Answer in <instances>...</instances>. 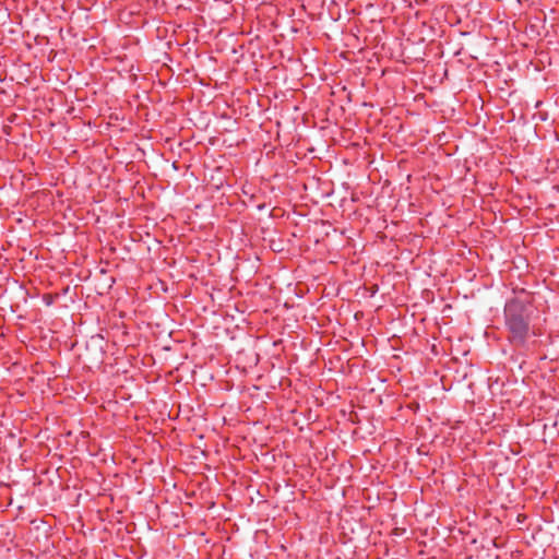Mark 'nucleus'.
Segmentation results:
<instances>
[{"label":"nucleus","mask_w":559,"mask_h":559,"mask_svg":"<svg viewBox=\"0 0 559 559\" xmlns=\"http://www.w3.org/2000/svg\"><path fill=\"white\" fill-rule=\"evenodd\" d=\"M503 314L508 340L516 346L525 345L531 332L526 304L513 298L506 304Z\"/></svg>","instance_id":"1"}]
</instances>
